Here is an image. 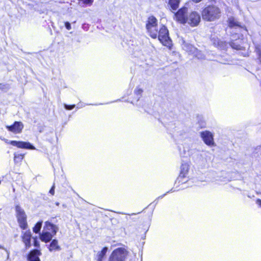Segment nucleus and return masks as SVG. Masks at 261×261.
<instances>
[{
  "mask_svg": "<svg viewBox=\"0 0 261 261\" xmlns=\"http://www.w3.org/2000/svg\"><path fill=\"white\" fill-rule=\"evenodd\" d=\"M9 89H10V86L8 84H0V89L2 91H3L5 92H6L9 90Z\"/></svg>",
  "mask_w": 261,
  "mask_h": 261,
  "instance_id": "obj_32",
  "label": "nucleus"
},
{
  "mask_svg": "<svg viewBox=\"0 0 261 261\" xmlns=\"http://www.w3.org/2000/svg\"><path fill=\"white\" fill-rule=\"evenodd\" d=\"M158 25V20L153 16H149L146 23V29H149L150 27Z\"/></svg>",
  "mask_w": 261,
  "mask_h": 261,
  "instance_id": "obj_21",
  "label": "nucleus"
},
{
  "mask_svg": "<svg viewBox=\"0 0 261 261\" xmlns=\"http://www.w3.org/2000/svg\"><path fill=\"white\" fill-rule=\"evenodd\" d=\"M148 230L147 225H141L136 228L133 232L134 240L137 241L136 246L140 250L143 248L145 243L144 240L146 238V234Z\"/></svg>",
  "mask_w": 261,
  "mask_h": 261,
  "instance_id": "obj_2",
  "label": "nucleus"
},
{
  "mask_svg": "<svg viewBox=\"0 0 261 261\" xmlns=\"http://www.w3.org/2000/svg\"><path fill=\"white\" fill-rule=\"evenodd\" d=\"M53 237V235L48 231H42L40 233V239L42 242L47 243L50 242Z\"/></svg>",
  "mask_w": 261,
  "mask_h": 261,
  "instance_id": "obj_19",
  "label": "nucleus"
},
{
  "mask_svg": "<svg viewBox=\"0 0 261 261\" xmlns=\"http://www.w3.org/2000/svg\"><path fill=\"white\" fill-rule=\"evenodd\" d=\"M65 27L66 29L68 30H70L71 29V24L68 21L65 22Z\"/></svg>",
  "mask_w": 261,
  "mask_h": 261,
  "instance_id": "obj_36",
  "label": "nucleus"
},
{
  "mask_svg": "<svg viewBox=\"0 0 261 261\" xmlns=\"http://www.w3.org/2000/svg\"><path fill=\"white\" fill-rule=\"evenodd\" d=\"M41 255L40 250L33 249L29 253L27 259L28 261H40L39 256Z\"/></svg>",
  "mask_w": 261,
  "mask_h": 261,
  "instance_id": "obj_12",
  "label": "nucleus"
},
{
  "mask_svg": "<svg viewBox=\"0 0 261 261\" xmlns=\"http://www.w3.org/2000/svg\"><path fill=\"white\" fill-rule=\"evenodd\" d=\"M83 28L85 29V28H86V27H85V24L83 25Z\"/></svg>",
  "mask_w": 261,
  "mask_h": 261,
  "instance_id": "obj_42",
  "label": "nucleus"
},
{
  "mask_svg": "<svg viewBox=\"0 0 261 261\" xmlns=\"http://www.w3.org/2000/svg\"><path fill=\"white\" fill-rule=\"evenodd\" d=\"M23 126V124L21 122L15 121L13 124L6 125V127L10 132L14 134H19L22 132Z\"/></svg>",
  "mask_w": 261,
  "mask_h": 261,
  "instance_id": "obj_10",
  "label": "nucleus"
},
{
  "mask_svg": "<svg viewBox=\"0 0 261 261\" xmlns=\"http://www.w3.org/2000/svg\"><path fill=\"white\" fill-rule=\"evenodd\" d=\"M10 144L13 146H17L20 148H25L29 149H35V147L32 144L27 142L23 141H11L10 142Z\"/></svg>",
  "mask_w": 261,
  "mask_h": 261,
  "instance_id": "obj_11",
  "label": "nucleus"
},
{
  "mask_svg": "<svg viewBox=\"0 0 261 261\" xmlns=\"http://www.w3.org/2000/svg\"><path fill=\"white\" fill-rule=\"evenodd\" d=\"M189 170V165L188 163L182 162L180 166V171L179 175L177 178L178 182L184 183L185 181L182 180V178L186 177Z\"/></svg>",
  "mask_w": 261,
  "mask_h": 261,
  "instance_id": "obj_9",
  "label": "nucleus"
},
{
  "mask_svg": "<svg viewBox=\"0 0 261 261\" xmlns=\"http://www.w3.org/2000/svg\"><path fill=\"white\" fill-rule=\"evenodd\" d=\"M49 193L54 195L55 194V186L53 185L51 188L49 190Z\"/></svg>",
  "mask_w": 261,
  "mask_h": 261,
  "instance_id": "obj_37",
  "label": "nucleus"
},
{
  "mask_svg": "<svg viewBox=\"0 0 261 261\" xmlns=\"http://www.w3.org/2000/svg\"><path fill=\"white\" fill-rule=\"evenodd\" d=\"M180 0H169L168 4L172 10H176L179 7Z\"/></svg>",
  "mask_w": 261,
  "mask_h": 261,
  "instance_id": "obj_25",
  "label": "nucleus"
},
{
  "mask_svg": "<svg viewBox=\"0 0 261 261\" xmlns=\"http://www.w3.org/2000/svg\"><path fill=\"white\" fill-rule=\"evenodd\" d=\"M255 51L259 63L261 64V43L255 45Z\"/></svg>",
  "mask_w": 261,
  "mask_h": 261,
  "instance_id": "obj_27",
  "label": "nucleus"
},
{
  "mask_svg": "<svg viewBox=\"0 0 261 261\" xmlns=\"http://www.w3.org/2000/svg\"><path fill=\"white\" fill-rule=\"evenodd\" d=\"M10 252L2 246H0V261L8 259Z\"/></svg>",
  "mask_w": 261,
  "mask_h": 261,
  "instance_id": "obj_22",
  "label": "nucleus"
},
{
  "mask_svg": "<svg viewBox=\"0 0 261 261\" xmlns=\"http://www.w3.org/2000/svg\"><path fill=\"white\" fill-rule=\"evenodd\" d=\"M143 90L142 89L140 88H137L134 91V94L136 96L137 101H139V99L141 97L142 93Z\"/></svg>",
  "mask_w": 261,
  "mask_h": 261,
  "instance_id": "obj_29",
  "label": "nucleus"
},
{
  "mask_svg": "<svg viewBox=\"0 0 261 261\" xmlns=\"http://www.w3.org/2000/svg\"><path fill=\"white\" fill-rule=\"evenodd\" d=\"M56 205H59V202H57V203H56Z\"/></svg>",
  "mask_w": 261,
  "mask_h": 261,
  "instance_id": "obj_43",
  "label": "nucleus"
},
{
  "mask_svg": "<svg viewBox=\"0 0 261 261\" xmlns=\"http://www.w3.org/2000/svg\"><path fill=\"white\" fill-rule=\"evenodd\" d=\"M158 25L153 26V27H150L149 29H146L148 33L150 36L153 38H156L158 34V29L157 28Z\"/></svg>",
  "mask_w": 261,
  "mask_h": 261,
  "instance_id": "obj_23",
  "label": "nucleus"
},
{
  "mask_svg": "<svg viewBox=\"0 0 261 261\" xmlns=\"http://www.w3.org/2000/svg\"><path fill=\"white\" fill-rule=\"evenodd\" d=\"M200 134L201 138L206 145L209 146H214V135L211 132L205 130L200 132Z\"/></svg>",
  "mask_w": 261,
  "mask_h": 261,
  "instance_id": "obj_7",
  "label": "nucleus"
},
{
  "mask_svg": "<svg viewBox=\"0 0 261 261\" xmlns=\"http://www.w3.org/2000/svg\"><path fill=\"white\" fill-rule=\"evenodd\" d=\"M201 17L198 13L194 11L190 13L187 17L186 23L194 27L198 25L200 22Z\"/></svg>",
  "mask_w": 261,
  "mask_h": 261,
  "instance_id": "obj_6",
  "label": "nucleus"
},
{
  "mask_svg": "<svg viewBox=\"0 0 261 261\" xmlns=\"http://www.w3.org/2000/svg\"><path fill=\"white\" fill-rule=\"evenodd\" d=\"M44 228L47 230L51 231L53 235L56 234L59 229L57 225L48 221L45 222V226Z\"/></svg>",
  "mask_w": 261,
  "mask_h": 261,
  "instance_id": "obj_16",
  "label": "nucleus"
},
{
  "mask_svg": "<svg viewBox=\"0 0 261 261\" xmlns=\"http://www.w3.org/2000/svg\"><path fill=\"white\" fill-rule=\"evenodd\" d=\"M42 225V221L38 222L33 227V231L35 233L40 232Z\"/></svg>",
  "mask_w": 261,
  "mask_h": 261,
  "instance_id": "obj_30",
  "label": "nucleus"
},
{
  "mask_svg": "<svg viewBox=\"0 0 261 261\" xmlns=\"http://www.w3.org/2000/svg\"><path fill=\"white\" fill-rule=\"evenodd\" d=\"M49 250L50 251H52L53 250H60L61 247L58 245V240L56 239H54L51 241L50 245Z\"/></svg>",
  "mask_w": 261,
  "mask_h": 261,
  "instance_id": "obj_24",
  "label": "nucleus"
},
{
  "mask_svg": "<svg viewBox=\"0 0 261 261\" xmlns=\"http://www.w3.org/2000/svg\"><path fill=\"white\" fill-rule=\"evenodd\" d=\"M16 217L20 227L25 229L27 228L28 224L27 222V215L24 211L19 205L15 206Z\"/></svg>",
  "mask_w": 261,
  "mask_h": 261,
  "instance_id": "obj_4",
  "label": "nucleus"
},
{
  "mask_svg": "<svg viewBox=\"0 0 261 261\" xmlns=\"http://www.w3.org/2000/svg\"><path fill=\"white\" fill-rule=\"evenodd\" d=\"M182 47L184 50L192 55L197 51V48H196L193 45L185 42V41H183Z\"/></svg>",
  "mask_w": 261,
  "mask_h": 261,
  "instance_id": "obj_18",
  "label": "nucleus"
},
{
  "mask_svg": "<svg viewBox=\"0 0 261 261\" xmlns=\"http://www.w3.org/2000/svg\"><path fill=\"white\" fill-rule=\"evenodd\" d=\"M174 191H175V190H174V189H173V188L171 189L170 191H169L167 192L165 194H163V195H161V196H159V197L156 198V199L155 200V201H156L157 200L159 199L163 198V197H164V196H165L167 193H170V192H174Z\"/></svg>",
  "mask_w": 261,
  "mask_h": 261,
  "instance_id": "obj_35",
  "label": "nucleus"
},
{
  "mask_svg": "<svg viewBox=\"0 0 261 261\" xmlns=\"http://www.w3.org/2000/svg\"><path fill=\"white\" fill-rule=\"evenodd\" d=\"M136 214L137 213H132L131 216H133L136 215Z\"/></svg>",
  "mask_w": 261,
  "mask_h": 261,
  "instance_id": "obj_41",
  "label": "nucleus"
},
{
  "mask_svg": "<svg viewBox=\"0 0 261 261\" xmlns=\"http://www.w3.org/2000/svg\"><path fill=\"white\" fill-rule=\"evenodd\" d=\"M44 228L47 230L51 231L53 235L56 234L59 229L57 225L48 221L45 222V226Z\"/></svg>",
  "mask_w": 261,
  "mask_h": 261,
  "instance_id": "obj_17",
  "label": "nucleus"
},
{
  "mask_svg": "<svg viewBox=\"0 0 261 261\" xmlns=\"http://www.w3.org/2000/svg\"><path fill=\"white\" fill-rule=\"evenodd\" d=\"M192 1L194 2L197 3H199V2H201L202 0H192Z\"/></svg>",
  "mask_w": 261,
  "mask_h": 261,
  "instance_id": "obj_40",
  "label": "nucleus"
},
{
  "mask_svg": "<svg viewBox=\"0 0 261 261\" xmlns=\"http://www.w3.org/2000/svg\"><path fill=\"white\" fill-rule=\"evenodd\" d=\"M228 26L230 29L236 30V32H240L244 29V27L238 22L234 18H229L228 19ZM237 34V32H235Z\"/></svg>",
  "mask_w": 261,
  "mask_h": 261,
  "instance_id": "obj_13",
  "label": "nucleus"
},
{
  "mask_svg": "<svg viewBox=\"0 0 261 261\" xmlns=\"http://www.w3.org/2000/svg\"><path fill=\"white\" fill-rule=\"evenodd\" d=\"M157 37L163 45L171 48L172 46V40L169 36V31L166 26L162 25L160 30L158 31Z\"/></svg>",
  "mask_w": 261,
  "mask_h": 261,
  "instance_id": "obj_3",
  "label": "nucleus"
},
{
  "mask_svg": "<svg viewBox=\"0 0 261 261\" xmlns=\"http://www.w3.org/2000/svg\"><path fill=\"white\" fill-rule=\"evenodd\" d=\"M24 154L22 153H14V162L17 163L21 162L23 159Z\"/></svg>",
  "mask_w": 261,
  "mask_h": 261,
  "instance_id": "obj_28",
  "label": "nucleus"
},
{
  "mask_svg": "<svg viewBox=\"0 0 261 261\" xmlns=\"http://www.w3.org/2000/svg\"><path fill=\"white\" fill-rule=\"evenodd\" d=\"M221 14L219 7L215 5H208L203 9L201 15L203 20L210 22L219 19Z\"/></svg>",
  "mask_w": 261,
  "mask_h": 261,
  "instance_id": "obj_1",
  "label": "nucleus"
},
{
  "mask_svg": "<svg viewBox=\"0 0 261 261\" xmlns=\"http://www.w3.org/2000/svg\"><path fill=\"white\" fill-rule=\"evenodd\" d=\"M83 107V105H82V104L79 103V104H77V107H76V108H77V109H80V108H82Z\"/></svg>",
  "mask_w": 261,
  "mask_h": 261,
  "instance_id": "obj_39",
  "label": "nucleus"
},
{
  "mask_svg": "<svg viewBox=\"0 0 261 261\" xmlns=\"http://www.w3.org/2000/svg\"><path fill=\"white\" fill-rule=\"evenodd\" d=\"M211 40L215 46L221 49H226L228 47V43L226 42L221 41L217 37H212Z\"/></svg>",
  "mask_w": 261,
  "mask_h": 261,
  "instance_id": "obj_14",
  "label": "nucleus"
},
{
  "mask_svg": "<svg viewBox=\"0 0 261 261\" xmlns=\"http://www.w3.org/2000/svg\"><path fill=\"white\" fill-rule=\"evenodd\" d=\"M194 56L198 59H202L204 58L202 53L197 48V51L192 54Z\"/></svg>",
  "mask_w": 261,
  "mask_h": 261,
  "instance_id": "obj_31",
  "label": "nucleus"
},
{
  "mask_svg": "<svg viewBox=\"0 0 261 261\" xmlns=\"http://www.w3.org/2000/svg\"><path fill=\"white\" fill-rule=\"evenodd\" d=\"M127 254V251L124 248H118L112 252L109 261H124Z\"/></svg>",
  "mask_w": 261,
  "mask_h": 261,
  "instance_id": "obj_5",
  "label": "nucleus"
},
{
  "mask_svg": "<svg viewBox=\"0 0 261 261\" xmlns=\"http://www.w3.org/2000/svg\"><path fill=\"white\" fill-rule=\"evenodd\" d=\"M75 107V105H67V104H64V108L67 110H71L73 108H74Z\"/></svg>",
  "mask_w": 261,
  "mask_h": 261,
  "instance_id": "obj_33",
  "label": "nucleus"
},
{
  "mask_svg": "<svg viewBox=\"0 0 261 261\" xmlns=\"http://www.w3.org/2000/svg\"><path fill=\"white\" fill-rule=\"evenodd\" d=\"M187 11L188 8L187 7H184L179 9L177 12L175 13L177 20L182 24L186 23L187 17H188V16L187 15Z\"/></svg>",
  "mask_w": 261,
  "mask_h": 261,
  "instance_id": "obj_8",
  "label": "nucleus"
},
{
  "mask_svg": "<svg viewBox=\"0 0 261 261\" xmlns=\"http://www.w3.org/2000/svg\"><path fill=\"white\" fill-rule=\"evenodd\" d=\"M33 245L35 247L38 248L40 246L39 242L38 241L37 237L34 238Z\"/></svg>",
  "mask_w": 261,
  "mask_h": 261,
  "instance_id": "obj_34",
  "label": "nucleus"
},
{
  "mask_svg": "<svg viewBox=\"0 0 261 261\" xmlns=\"http://www.w3.org/2000/svg\"><path fill=\"white\" fill-rule=\"evenodd\" d=\"M32 234L30 230L26 231L23 234L22 240L25 244L27 248H30L31 246V240Z\"/></svg>",
  "mask_w": 261,
  "mask_h": 261,
  "instance_id": "obj_15",
  "label": "nucleus"
},
{
  "mask_svg": "<svg viewBox=\"0 0 261 261\" xmlns=\"http://www.w3.org/2000/svg\"><path fill=\"white\" fill-rule=\"evenodd\" d=\"M241 40H236L232 41L228 43V46H230L232 48L236 50H243L245 47L242 46L240 44Z\"/></svg>",
  "mask_w": 261,
  "mask_h": 261,
  "instance_id": "obj_20",
  "label": "nucleus"
},
{
  "mask_svg": "<svg viewBox=\"0 0 261 261\" xmlns=\"http://www.w3.org/2000/svg\"><path fill=\"white\" fill-rule=\"evenodd\" d=\"M107 251L108 248L107 247H105L102 248V250L98 253L97 261H102V258L105 256Z\"/></svg>",
  "mask_w": 261,
  "mask_h": 261,
  "instance_id": "obj_26",
  "label": "nucleus"
},
{
  "mask_svg": "<svg viewBox=\"0 0 261 261\" xmlns=\"http://www.w3.org/2000/svg\"><path fill=\"white\" fill-rule=\"evenodd\" d=\"M256 204L258 205V207L261 208V199H257L256 200Z\"/></svg>",
  "mask_w": 261,
  "mask_h": 261,
  "instance_id": "obj_38",
  "label": "nucleus"
}]
</instances>
